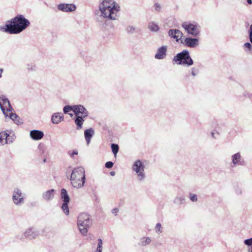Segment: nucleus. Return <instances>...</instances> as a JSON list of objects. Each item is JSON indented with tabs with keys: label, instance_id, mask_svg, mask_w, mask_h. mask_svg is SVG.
<instances>
[{
	"label": "nucleus",
	"instance_id": "f257e3e1",
	"mask_svg": "<svg viewBox=\"0 0 252 252\" xmlns=\"http://www.w3.org/2000/svg\"><path fill=\"white\" fill-rule=\"evenodd\" d=\"M100 12L99 16L105 20L104 24L110 25V27L113 28V25L110 21H114L119 17V12L120 10V6L114 0H103L98 5Z\"/></svg>",
	"mask_w": 252,
	"mask_h": 252
},
{
	"label": "nucleus",
	"instance_id": "1a4fd4ad",
	"mask_svg": "<svg viewBox=\"0 0 252 252\" xmlns=\"http://www.w3.org/2000/svg\"><path fill=\"white\" fill-rule=\"evenodd\" d=\"M182 27L189 34L193 36H197L200 32V27L197 24L184 22Z\"/></svg>",
	"mask_w": 252,
	"mask_h": 252
},
{
	"label": "nucleus",
	"instance_id": "49530a36",
	"mask_svg": "<svg viewBox=\"0 0 252 252\" xmlns=\"http://www.w3.org/2000/svg\"><path fill=\"white\" fill-rule=\"evenodd\" d=\"M43 162L45 163L46 162V158L44 157V159H43Z\"/></svg>",
	"mask_w": 252,
	"mask_h": 252
},
{
	"label": "nucleus",
	"instance_id": "72a5a7b5",
	"mask_svg": "<svg viewBox=\"0 0 252 252\" xmlns=\"http://www.w3.org/2000/svg\"><path fill=\"white\" fill-rule=\"evenodd\" d=\"M185 201L184 197H177L174 200V202L176 203L181 204Z\"/></svg>",
	"mask_w": 252,
	"mask_h": 252
},
{
	"label": "nucleus",
	"instance_id": "7c9ffc66",
	"mask_svg": "<svg viewBox=\"0 0 252 252\" xmlns=\"http://www.w3.org/2000/svg\"><path fill=\"white\" fill-rule=\"evenodd\" d=\"M102 241L101 239H98L97 247L95 252H102Z\"/></svg>",
	"mask_w": 252,
	"mask_h": 252
},
{
	"label": "nucleus",
	"instance_id": "423d86ee",
	"mask_svg": "<svg viewBox=\"0 0 252 252\" xmlns=\"http://www.w3.org/2000/svg\"><path fill=\"white\" fill-rule=\"evenodd\" d=\"M173 61L176 62L178 64L186 65L188 66H190L193 63V61L187 50H183L178 53L174 57Z\"/></svg>",
	"mask_w": 252,
	"mask_h": 252
},
{
	"label": "nucleus",
	"instance_id": "a18cd8bd",
	"mask_svg": "<svg viewBox=\"0 0 252 252\" xmlns=\"http://www.w3.org/2000/svg\"><path fill=\"white\" fill-rule=\"evenodd\" d=\"M110 175L111 176H114L115 175V172L114 171H111L110 172Z\"/></svg>",
	"mask_w": 252,
	"mask_h": 252
},
{
	"label": "nucleus",
	"instance_id": "f3484780",
	"mask_svg": "<svg viewBox=\"0 0 252 252\" xmlns=\"http://www.w3.org/2000/svg\"><path fill=\"white\" fill-rule=\"evenodd\" d=\"M168 35L179 41L183 36V33L177 29H171L168 31Z\"/></svg>",
	"mask_w": 252,
	"mask_h": 252
},
{
	"label": "nucleus",
	"instance_id": "2f4dec72",
	"mask_svg": "<svg viewBox=\"0 0 252 252\" xmlns=\"http://www.w3.org/2000/svg\"><path fill=\"white\" fill-rule=\"evenodd\" d=\"M74 110L73 108V106H69V105H66L63 107V112L65 114L68 113L70 111Z\"/></svg>",
	"mask_w": 252,
	"mask_h": 252
},
{
	"label": "nucleus",
	"instance_id": "9b49d317",
	"mask_svg": "<svg viewBox=\"0 0 252 252\" xmlns=\"http://www.w3.org/2000/svg\"><path fill=\"white\" fill-rule=\"evenodd\" d=\"M231 167H234L237 166H244L246 161L242 158L240 152H238L231 156Z\"/></svg>",
	"mask_w": 252,
	"mask_h": 252
},
{
	"label": "nucleus",
	"instance_id": "a211bd4d",
	"mask_svg": "<svg viewBox=\"0 0 252 252\" xmlns=\"http://www.w3.org/2000/svg\"><path fill=\"white\" fill-rule=\"evenodd\" d=\"M30 135L32 139L39 140L43 137L44 133L41 130L34 129L30 131Z\"/></svg>",
	"mask_w": 252,
	"mask_h": 252
},
{
	"label": "nucleus",
	"instance_id": "bb28decb",
	"mask_svg": "<svg viewBox=\"0 0 252 252\" xmlns=\"http://www.w3.org/2000/svg\"><path fill=\"white\" fill-rule=\"evenodd\" d=\"M27 68L29 72H33L36 70L37 67L35 64L33 63H31L27 64Z\"/></svg>",
	"mask_w": 252,
	"mask_h": 252
},
{
	"label": "nucleus",
	"instance_id": "20e7f679",
	"mask_svg": "<svg viewBox=\"0 0 252 252\" xmlns=\"http://www.w3.org/2000/svg\"><path fill=\"white\" fill-rule=\"evenodd\" d=\"M85 170L82 167L73 169L71 172L70 180L72 186L77 189L82 188L85 182Z\"/></svg>",
	"mask_w": 252,
	"mask_h": 252
},
{
	"label": "nucleus",
	"instance_id": "b1692460",
	"mask_svg": "<svg viewBox=\"0 0 252 252\" xmlns=\"http://www.w3.org/2000/svg\"><path fill=\"white\" fill-rule=\"evenodd\" d=\"M148 28L153 32H157L159 30L158 26L154 22H151L149 23Z\"/></svg>",
	"mask_w": 252,
	"mask_h": 252
},
{
	"label": "nucleus",
	"instance_id": "c85d7f7f",
	"mask_svg": "<svg viewBox=\"0 0 252 252\" xmlns=\"http://www.w3.org/2000/svg\"><path fill=\"white\" fill-rule=\"evenodd\" d=\"M111 149H112L113 153L114 154V155H115V156L116 157V155L119 151V148L118 145H117L116 144H111Z\"/></svg>",
	"mask_w": 252,
	"mask_h": 252
},
{
	"label": "nucleus",
	"instance_id": "2eb2a0df",
	"mask_svg": "<svg viewBox=\"0 0 252 252\" xmlns=\"http://www.w3.org/2000/svg\"><path fill=\"white\" fill-rule=\"evenodd\" d=\"M25 236L29 239H34L39 235V231L33 227L29 228L24 233Z\"/></svg>",
	"mask_w": 252,
	"mask_h": 252
},
{
	"label": "nucleus",
	"instance_id": "f03ea898",
	"mask_svg": "<svg viewBox=\"0 0 252 252\" xmlns=\"http://www.w3.org/2000/svg\"><path fill=\"white\" fill-rule=\"evenodd\" d=\"M30 23L22 15H17L14 18L12 19L10 23L6 24L4 31L10 34H17L25 30Z\"/></svg>",
	"mask_w": 252,
	"mask_h": 252
},
{
	"label": "nucleus",
	"instance_id": "ddd939ff",
	"mask_svg": "<svg viewBox=\"0 0 252 252\" xmlns=\"http://www.w3.org/2000/svg\"><path fill=\"white\" fill-rule=\"evenodd\" d=\"M181 43L185 46L190 48H194L199 44L198 39L191 37L186 38L184 41H181Z\"/></svg>",
	"mask_w": 252,
	"mask_h": 252
},
{
	"label": "nucleus",
	"instance_id": "dca6fc26",
	"mask_svg": "<svg viewBox=\"0 0 252 252\" xmlns=\"http://www.w3.org/2000/svg\"><path fill=\"white\" fill-rule=\"evenodd\" d=\"M167 49L166 46H162L159 47L157 50L155 58L158 60H161L165 58L166 56Z\"/></svg>",
	"mask_w": 252,
	"mask_h": 252
},
{
	"label": "nucleus",
	"instance_id": "4be33fe9",
	"mask_svg": "<svg viewBox=\"0 0 252 252\" xmlns=\"http://www.w3.org/2000/svg\"><path fill=\"white\" fill-rule=\"evenodd\" d=\"M61 196L63 202H69L70 197L65 189H61Z\"/></svg>",
	"mask_w": 252,
	"mask_h": 252
},
{
	"label": "nucleus",
	"instance_id": "c03bdc74",
	"mask_svg": "<svg viewBox=\"0 0 252 252\" xmlns=\"http://www.w3.org/2000/svg\"><path fill=\"white\" fill-rule=\"evenodd\" d=\"M247 1L248 4H251L252 3V0H247Z\"/></svg>",
	"mask_w": 252,
	"mask_h": 252
},
{
	"label": "nucleus",
	"instance_id": "f8f14e48",
	"mask_svg": "<svg viewBox=\"0 0 252 252\" xmlns=\"http://www.w3.org/2000/svg\"><path fill=\"white\" fill-rule=\"evenodd\" d=\"M56 190L54 189H51L44 191L42 193V198L45 202H50L55 197Z\"/></svg>",
	"mask_w": 252,
	"mask_h": 252
},
{
	"label": "nucleus",
	"instance_id": "5701e85b",
	"mask_svg": "<svg viewBox=\"0 0 252 252\" xmlns=\"http://www.w3.org/2000/svg\"><path fill=\"white\" fill-rule=\"evenodd\" d=\"M151 242V239L149 237H143L140 238L138 245L141 246H145L149 245Z\"/></svg>",
	"mask_w": 252,
	"mask_h": 252
},
{
	"label": "nucleus",
	"instance_id": "39448f33",
	"mask_svg": "<svg viewBox=\"0 0 252 252\" xmlns=\"http://www.w3.org/2000/svg\"><path fill=\"white\" fill-rule=\"evenodd\" d=\"M73 112L76 116L74 122L76 125V129L79 130L82 128V125L84 122V118L89 115L87 110L82 105H73Z\"/></svg>",
	"mask_w": 252,
	"mask_h": 252
},
{
	"label": "nucleus",
	"instance_id": "58836bf2",
	"mask_svg": "<svg viewBox=\"0 0 252 252\" xmlns=\"http://www.w3.org/2000/svg\"><path fill=\"white\" fill-rule=\"evenodd\" d=\"M249 35L250 41L252 44V24L250 26V29L249 30Z\"/></svg>",
	"mask_w": 252,
	"mask_h": 252
},
{
	"label": "nucleus",
	"instance_id": "cd10ccee",
	"mask_svg": "<svg viewBox=\"0 0 252 252\" xmlns=\"http://www.w3.org/2000/svg\"><path fill=\"white\" fill-rule=\"evenodd\" d=\"M68 203L69 202H63L62 206V209L66 215H68L69 213V208L68 206Z\"/></svg>",
	"mask_w": 252,
	"mask_h": 252
},
{
	"label": "nucleus",
	"instance_id": "ea45409f",
	"mask_svg": "<svg viewBox=\"0 0 252 252\" xmlns=\"http://www.w3.org/2000/svg\"><path fill=\"white\" fill-rule=\"evenodd\" d=\"M154 7H155V9L158 12L160 11L161 9V6L160 4H159L158 3H156L155 4Z\"/></svg>",
	"mask_w": 252,
	"mask_h": 252
},
{
	"label": "nucleus",
	"instance_id": "a878e982",
	"mask_svg": "<svg viewBox=\"0 0 252 252\" xmlns=\"http://www.w3.org/2000/svg\"><path fill=\"white\" fill-rule=\"evenodd\" d=\"M9 117L13 121L15 122L17 125H19L22 123L21 120L19 116L15 113H13L10 112Z\"/></svg>",
	"mask_w": 252,
	"mask_h": 252
},
{
	"label": "nucleus",
	"instance_id": "9d476101",
	"mask_svg": "<svg viewBox=\"0 0 252 252\" xmlns=\"http://www.w3.org/2000/svg\"><path fill=\"white\" fill-rule=\"evenodd\" d=\"M0 107L6 117L8 116L7 113L13 110L9 100L4 96H0Z\"/></svg>",
	"mask_w": 252,
	"mask_h": 252
},
{
	"label": "nucleus",
	"instance_id": "4c0bfd02",
	"mask_svg": "<svg viewBox=\"0 0 252 252\" xmlns=\"http://www.w3.org/2000/svg\"><path fill=\"white\" fill-rule=\"evenodd\" d=\"M244 244L248 246H252V238L246 239L244 241Z\"/></svg>",
	"mask_w": 252,
	"mask_h": 252
},
{
	"label": "nucleus",
	"instance_id": "a19ab883",
	"mask_svg": "<svg viewBox=\"0 0 252 252\" xmlns=\"http://www.w3.org/2000/svg\"><path fill=\"white\" fill-rule=\"evenodd\" d=\"M113 165L114 163L112 161H107L106 162L105 166L107 168H111L113 167Z\"/></svg>",
	"mask_w": 252,
	"mask_h": 252
},
{
	"label": "nucleus",
	"instance_id": "e433bc0d",
	"mask_svg": "<svg viewBox=\"0 0 252 252\" xmlns=\"http://www.w3.org/2000/svg\"><path fill=\"white\" fill-rule=\"evenodd\" d=\"M245 48H247L249 51L252 52V45L251 43L247 42L244 45Z\"/></svg>",
	"mask_w": 252,
	"mask_h": 252
},
{
	"label": "nucleus",
	"instance_id": "37998d69",
	"mask_svg": "<svg viewBox=\"0 0 252 252\" xmlns=\"http://www.w3.org/2000/svg\"><path fill=\"white\" fill-rule=\"evenodd\" d=\"M119 212V209L117 208H114L112 210V213L115 215H117V213Z\"/></svg>",
	"mask_w": 252,
	"mask_h": 252
},
{
	"label": "nucleus",
	"instance_id": "c9c22d12",
	"mask_svg": "<svg viewBox=\"0 0 252 252\" xmlns=\"http://www.w3.org/2000/svg\"><path fill=\"white\" fill-rule=\"evenodd\" d=\"M68 154L71 158H74V155H77L78 153L77 150H75L73 151H69Z\"/></svg>",
	"mask_w": 252,
	"mask_h": 252
},
{
	"label": "nucleus",
	"instance_id": "aec40b11",
	"mask_svg": "<svg viewBox=\"0 0 252 252\" xmlns=\"http://www.w3.org/2000/svg\"><path fill=\"white\" fill-rule=\"evenodd\" d=\"M52 122L54 124H58L63 121V115L62 113H54L51 117Z\"/></svg>",
	"mask_w": 252,
	"mask_h": 252
},
{
	"label": "nucleus",
	"instance_id": "7ed1b4c3",
	"mask_svg": "<svg viewBox=\"0 0 252 252\" xmlns=\"http://www.w3.org/2000/svg\"><path fill=\"white\" fill-rule=\"evenodd\" d=\"M92 224L93 220L90 215L87 213H81L79 214L77 219V225L82 235H86L88 229Z\"/></svg>",
	"mask_w": 252,
	"mask_h": 252
},
{
	"label": "nucleus",
	"instance_id": "4468645a",
	"mask_svg": "<svg viewBox=\"0 0 252 252\" xmlns=\"http://www.w3.org/2000/svg\"><path fill=\"white\" fill-rule=\"evenodd\" d=\"M58 8L63 12H68L74 11L76 7L74 4L62 3L58 5Z\"/></svg>",
	"mask_w": 252,
	"mask_h": 252
},
{
	"label": "nucleus",
	"instance_id": "79ce46f5",
	"mask_svg": "<svg viewBox=\"0 0 252 252\" xmlns=\"http://www.w3.org/2000/svg\"><path fill=\"white\" fill-rule=\"evenodd\" d=\"M198 72V69H195V68H192L191 74L193 76H196Z\"/></svg>",
	"mask_w": 252,
	"mask_h": 252
},
{
	"label": "nucleus",
	"instance_id": "8fccbe9b",
	"mask_svg": "<svg viewBox=\"0 0 252 252\" xmlns=\"http://www.w3.org/2000/svg\"><path fill=\"white\" fill-rule=\"evenodd\" d=\"M1 77V73L0 74V78Z\"/></svg>",
	"mask_w": 252,
	"mask_h": 252
},
{
	"label": "nucleus",
	"instance_id": "393cba45",
	"mask_svg": "<svg viewBox=\"0 0 252 252\" xmlns=\"http://www.w3.org/2000/svg\"><path fill=\"white\" fill-rule=\"evenodd\" d=\"M46 147L43 143H40L37 147L38 153L41 157H44L45 153Z\"/></svg>",
	"mask_w": 252,
	"mask_h": 252
},
{
	"label": "nucleus",
	"instance_id": "6ab92c4d",
	"mask_svg": "<svg viewBox=\"0 0 252 252\" xmlns=\"http://www.w3.org/2000/svg\"><path fill=\"white\" fill-rule=\"evenodd\" d=\"M9 136V135L5 131L0 132V146L12 142V140L8 138Z\"/></svg>",
	"mask_w": 252,
	"mask_h": 252
},
{
	"label": "nucleus",
	"instance_id": "473e14b6",
	"mask_svg": "<svg viewBox=\"0 0 252 252\" xmlns=\"http://www.w3.org/2000/svg\"><path fill=\"white\" fill-rule=\"evenodd\" d=\"M155 230L157 233L160 234L162 232V227L160 223H158L156 224Z\"/></svg>",
	"mask_w": 252,
	"mask_h": 252
},
{
	"label": "nucleus",
	"instance_id": "c756f323",
	"mask_svg": "<svg viewBox=\"0 0 252 252\" xmlns=\"http://www.w3.org/2000/svg\"><path fill=\"white\" fill-rule=\"evenodd\" d=\"M126 31L129 34H132L136 31V28L133 26L129 25L126 27Z\"/></svg>",
	"mask_w": 252,
	"mask_h": 252
},
{
	"label": "nucleus",
	"instance_id": "f704fd0d",
	"mask_svg": "<svg viewBox=\"0 0 252 252\" xmlns=\"http://www.w3.org/2000/svg\"><path fill=\"white\" fill-rule=\"evenodd\" d=\"M189 198L193 202H196L197 201V196L196 194L189 193Z\"/></svg>",
	"mask_w": 252,
	"mask_h": 252
},
{
	"label": "nucleus",
	"instance_id": "6e6552de",
	"mask_svg": "<svg viewBox=\"0 0 252 252\" xmlns=\"http://www.w3.org/2000/svg\"><path fill=\"white\" fill-rule=\"evenodd\" d=\"M144 168V165L140 160L135 161L132 165V169L136 173L137 178L140 181H143L145 178Z\"/></svg>",
	"mask_w": 252,
	"mask_h": 252
},
{
	"label": "nucleus",
	"instance_id": "0eeeda50",
	"mask_svg": "<svg viewBox=\"0 0 252 252\" xmlns=\"http://www.w3.org/2000/svg\"><path fill=\"white\" fill-rule=\"evenodd\" d=\"M26 195L22 190L18 188H15L12 192V200L13 203L18 206L22 205L25 203Z\"/></svg>",
	"mask_w": 252,
	"mask_h": 252
},
{
	"label": "nucleus",
	"instance_id": "de8ad7c7",
	"mask_svg": "<svg viewBox=\"0 0 252 252\" xmlns=\"http://www.w3.org/2000/svg\"><path fill=\"white\" fill-rule=\"evenodd\" d=\"M211 134H212V136L213 137L215 138V136H214V132H211Z\"/></svg>",
	"mask_w": 252,
	"mask_h": 252
},
{
	"label": "nucleus",
	"instance_id": "09e8293b",
	"mask_svg": "<svg viewBox=\"0 0 252 252\" xmlns=\"http://www.w3.org/2000/svg\"><path fill=\"white\" fill-rule=\"evenodd\" d=\"M2 71H3V69H2V68H0V73H2Z\"/></svg>",
	"mask_w": 252,
	"mask_h": 252
},
{
	"label": "nucleus",
	"instance_id": "412c9836",
	"mask_svg": "<svg viewBox=\"0 0 252 252\" xmlns=\"http://www.w3.org/2000/svg\"><path fill=\"white\" fill-rule=\"evenodd\" d=\"M94 133V131L92 128L87 129L84 131V136L86 140L87 145H89L91 142V140L93 135Z\"/></svg>",
	"mask_w": 252,
	"mask_h": 252
}]
</instances>
